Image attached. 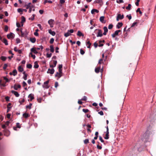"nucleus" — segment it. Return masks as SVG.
Here are the masks:
<instances>
[{
	"mask_svg": "<svg viewBox=\"0 0 156 156\" xmlns=\"http://www.w3.org/2000/svg\"><path fill=\"white\" fill-rule=\"evenodd\" d=\"M140 141H139L134 146L135 149L137 150L139 152L142 151L144 148V146L143 144H141Z\"/></svg>",
	"mask_w": 156,
	"mask_h": 156,
	"instance_id": "nucleus-2",
	"label": "nucleus"
},
{
	"mask_svg": "<svg viewBox=\"0 0 156 156\" xmlns=\"http://www.w3.org/2000/svg\"><path fill=\"white\" fill-rule=\"evenodd\" d=\"M48 33L52 36H54L55 34V33L54 31H52L51 29L48 30Z\"/></svg>",
	"mask_w": 156,
	"mask_h": 156,
	"instance_id": "nucleus-13",
	"label": "nucleus"
},
{
	"mask_svg": "<svg viewBox=\"0 0 156 156\" xmlns=\"http://www.w3.org/2000/svg\"><path fill=\"white\" fill-rule=\"evenodd\" d=\"M103 29L104 30V32L103 33V34L105 35H106L107 33L108 32V29L107 27L106 26L104 27Z\"/></svg>",
	"mask_w": 156,
	"mask_h": 156,
	"instance_id": "nucleus-9",
	"label": "nucleus"
},
{
	"mask_svg": "<svg viewBox=\"0 0 156 156\" xmlns=\"http://www.w3.org/2000/svg\"><path fill=\"white\" fill-rule=\"evenodd\" d=\"M118 16L119 18L120 19H122L124 17V16L123 14L121 15V14H119L117 15Z\"/></svg>",
	"mask_w": 156,
	"mask_h": 156,
	"instance_id": "nucleus-22",
	"label": "nucleus"
},
{
	"mask_svg": "<svg viewBox=\"0 0 156 156\" xmlns=\"http://www.w3.org/2000/svg\"><path fill=\"white\" fill-rule=\"evenodd\" d=\"M105 16H101L100 17V21L102 23H105L106 22V21L104 20Z\"/></svg>",
	"mask_w": 156,
	"mask_h": 156,
	"instance_id": "nucleus-6",
	"label": "nucleus"
},
{
	"mask_svg": "<svg viewBox=\"0 0 156 156\" xmlns=\"http://www.w3.org/2000/svg\"><path fill=\"white\" fill-rule=\"evenodd\" d=\"M100 66L96 67L95 69V73H98L100 71Z\"/></svg>",
	"mask_w": 156,
	"mask_h": 156,
	"instance_id": "nucleus-15",
	"label": "nucleus"
},
{
	"mask_svg": "<svg viewBox=\"0 0 156 156\" xmlns=\"http://www.w3.org/2000/svg\"><path fill=\"white\" fill-rule=\"evenodd\" d=\"M28 98H30V101H31L34 98V95L32 94H30L28 95Z\"/></svg>",
	"mask_w": 156,
	"mask_h": 156,
	"instance_id": "nucleus-14",
	"label": "nucleus"
},
{
	"mask_svg": "<svg viewBox=\"0 0 156 156\" xmlns=\"http://www.w3.org/2000/svg\"><path fill=\"white\" fill-rule=\"evenodd\" d=\"M94 45L95 48H97L98 46V44L96 42H95L94 43Z\"/></svg>",
	"mask_w": 156,
	"mask_h": 156,
	"instance_id": "nucleus-52",
	"label": "nucleus"
},
{
	"mask_svg": "<svg viewBox=\"0 0 156 156\" xmlns=\"http://www.w3.org/2000/svg\"><path fill=\"white\" fill-rule=\"evenodd\" d=\"M77 35L80 37L84 36V34L81 33L80 31H78L77 32Z\"/></svg>",
	"mask_w": 156,
	"mask_h": 156,
	"instance_id": "nucleus-21",
	"label": "nucleus"
},
{
	"mask_svg": "<svg viewBox=\"0 0 156 156\" xmlns=\"http://www.w3.org/2000/svg\"><path fill=\"white\" fill-rule=\"evenodd\" d=\"M99 140L101 141V142L103 143L104 142V140H103V139L101 136H99Z\"/></svg>",
	"mask_w": 156,
	"mask_h": 156,
	"instance_id": "nucleus-59",
	"label": "nucleus"
},
{
	"mask_svg": "<svg viewBox=\"0 0 156 156\" xmlns=\"http://www.w3.org/2000/svg\"><path fill=\"white\" fill-rule=\"evenodd\" d=\"M94 3H102L103 1L102 0H96L94 2Z\"/></svg>",
	"mask_w": 156,
	"mask_h": 156,
	"instance_id": "nucleus-25",
	"label": "nucleus"
},
{
	"mask_svg": "<svg viewBox=\"0 0 156 156\" xmlns=\"http://www.w3.org/2000/svg\"><path fill=\"white\" fill-rule=\"evenodd\" d=\"M30 51L35 54H37L38 53V52L36 50L35 48H31L30 49Z\"/></svg>",
	"mask_w": 156,
	"mask_h": 156,
	"instance_id": "nucleus-11",
	"label": "nucleus"
},
{
	"mask_svg": "<svg viewBox=\"0 0 156 156\" xmlns=\"http://www.w3.org/2000/svg\"><path fill=\"white\" fill-rule=\"evenodd\" d=\"M98 31V34L97 35V37H101L103 34L102 33V31L101 30V29H96L94 31V32H95L96 31Z\"/></svg>",
	"mask_w": 156,
	"mask_h": 156,
	"instance_id": "nucleus-3",
	"label": "nucleus"
},
{
	"mask_svg": "<svg viewBox=\"0 0 156 156\" xmlns=\"http://www.w3.org/2000/svg\"><path fill=\"white\" fill-rule=\"evenodd\" d=\"M8 27L7 25H5V26L4 30L5 32H7L8 30Z\"/></svg>",
	"mask_w": 156,
	"mask_h": 156,
	"instance_id": "nucleus-46",
	"label": "nucleus"
},
{
	"mask_svg": "<svg viewBox=\"0 0 156 156\" xmlns=\"http://www.w3.org/2000/svg\"><path fill=\"white\" fill-rule=\"evenodd\" d=\"M7 58L6 57L4 56H2L1 57V59L3 61H5L6 60V59Z\"/></svg>",
	"mask_w": 156,
	"mask_h": 156,
	"instance_id": "nucleus-34",
	"label": "nucleus"
},
{
	"mask_svg": "<svg viewBox=\"0 0 156 156\" xmlns=\"http://www.w3.org/2000/svg\"><path fill=\"white\" fill-rule=\"evenodd\" d=\"M11 88L13 87L14 89L16 90H18V88H17V86L16 84L14 85V87H13L12 86H11Z\"/></svg>",
	"mask_w": 156,
	"mask_h": 156,
	"instance_id": "nucleus-40",
	"label": "nucleus"
},
{
	"mask_svg": "<svg viewBox=\"0 0 156 156\" xmlns=\"http://www.w3.org/2000/svg\"><path fill=\"white\" fill-rule=\"evenodd\" d=\"M16 42L17 44H18L20 42V40L19 38H17L16 39Z\"/></svg>",
	"mask_w": 156,
	"mask_h": 156,
	"instance_id": "nucleus-47",
	"label": "nucleus"
},
{
	"mask_svg": "<svg viewBox=\"0 0 156 156\" xmlns=\"http://www.w3.org/2000/svg\"><path fill=\"white\" fill-rule=\"evenodd\" d=\"M84 143L85 144H87L89 143L88 139H86L84 140Z\"/></svg>",
	"mask_w": 156,
	"mask_h": 156,
	"instance_id": "nucleus-45",
	"label": "nucleus"
},
{
	"mask_svg": "<svg viewBox=\"0 0 156 156\" xmlns=\"http://www.w3.org/2000/svg\"><path fill=\"white\" fill-rule=\"evenodd\" d=\"M54 72L55 70L53 68H52L51 69H48L47 73H50V74H52L54 73Z\"/></svg>",
	"mask_w": 156,
	"mask_h": 156,
	"instance_id": "nucleus-5",
	"label": "nucleus"
},
{
	"mask_svg": "<svg viewBox=\"0 0 156 156\" xmlns=\"http://www.w3.org/2000/svg\"><path fill=\"white\" fill-rule=\"evenodd\" d=\"M119 33L117 32L116 30L114 33L113 34H112V37L113 38H114L116 36H117L118 35Z\"/></svg>",
	"mask_w": 156,
	"mask_h": 156,
	"instance_id": "nucleus-20",
	"label": "nucleus"
},
{
	"mask_svg": "<svg viewBox=\"0 0 156 156\" xmlns=\"http://www.w3.org/2000/svg\"><path fill=\"white\" fill-rule=\"evenodd\" d=\"M30 40L32 43H34L36 42V39L35 37L30 38Z\"/></svg>",
	"mask_w": 156,
	"mask_h": 156,
	"instance_id": "nucleus-18",
	"label": "nucleus"
},
{
	"mask_svg": "<svg viewBox=\"0 0 156 156\" xmlns=\"http://www.w3.org/2000/svg\"><path fill=\"white\" fill-rule=\"evenodd\" d=\"M1 82H2V80H0V85L2 86L3 87H5L6 86L5 83H1Z\"/></svg>",
	"mask_w": 156,
	"mask_h": 156,
	"instance_id": "nucleus-44",
	"label": "nucleus"
},
{
	"mask_svg": "<svg viewBox=\"0 0 156 156\" xmlns=\"http://www.w3.org/2000/svg\"><path fill=\"white\" fill-rule=\"evenodd\" d=\"M70 35V33L69 32V30H68V32L67 33H65L64 34V36L66 37H68Z\"/></svg>",
	"mask_w": 156,
	"mask_h": 156,
	"instance_id": "nucleus-28",
	"label": "nucleus"
},
{
	"mask_svg": "<svg viewBox=\"0 0 156 156\" xmlns=\"http://www.w3.org/2000/svg\"><path fill=\"white\" fill-rule=\"evenodd\" d=\"M86 44L88 45V46H87V48H90L91 44L90 42L89 41L86 42Z\"/></svg>",
	"mask_w": 156,
	"mask_h": 156,
	"instance_id": "nucleus-27",
	"label": "nucleus"
},
{
	"mask_svg": "<svg viewBox=\"0 0 156 156\" xmlns=\"http://www.w3.org/2000/svg\"><path fill=\"white\" fill-rule=\"evenodd\" d=\"M126 17L128 18L129 20H130L132 18V16L131 14H129V15H127Z\"/></svg>",
	"mask_w": 156,
	"mask_h": 156,
	"instance_id": "nucleus-54",
	"label": "nucleus"
},
{
	"mask_svg": "<svg viewBox=\"0 0 156 156\" xmlns=\"http://www.w3.org/2000/svg\"><path fill=\"white\" fill-rule=\"evenodd\" d=\"M106 134H109V131H108L109 129H108V126H107L106 127Z\"/></svg>",
	"mask_w": 156,
	"mask_h": 156,
	"instance_id": "nucleus-60",
	"label": "nucleus"
},
{
	"mask_svg": "<svg viewBox=\"0 0 156 156\" xmlns=\"http://www.w3.org/2000/svg\"><path fill=\"white\" fill-rule=\"evenodd\" d=\"M27 74H26L23 77V78L25 80H27Z\"/></svg>",
	"mask_w": 156,
	"mask_h": 156,
	"instance_id": "nucleus-64",
	"label": "nucleus"
},
{
	"mask_svg": "<svg viewBox=\"0 0 156 156\" xmlns=\"http://www.w3.org/2000/svg\"><path fill=\"white\" fill-rule=\"evenodd\" d=\"M7 112L8 113L10 111L11 108H12V107L7 106Z\"/></svg>",
	"mask_w": 156,
	"mask_h": 156,
	"instance_id": "nucleus-53",
	"label": "nucleus"
},
{
	"mask_svg": "<svg viewBox=\"0 0 156 156\" xmlns=\"http://www.w3.org/2000/svg\"><path fill=\"white\" fill-rule=\"evenodd\" d=\"M7 37L9 39L11 38L13 39L14 37V36H13V34L12 33H10L8 34L7 35Z\"/></svg>",
	"mask_w": 156,
	"mask_h": 156,
	"instance_id": "nucleus-4",
	"label": "nucleus"
},
{
	"mask_svg": "<svg viewBox=\"0 0 156 156\" xmlns=\"http://www.w3.org/2000/svg\"><path fill=\"white\" fill-rule=\"evenodd\" d=\"M123 25V23L122 22L118 23L116 26V27L118 29H119Z\"/></svg>",
	"mask_w": 156,
	"mask_h": 156,
	"instance_id": "nucleus-10",
	"label": "nucleus"
},
{
	"mask_svg": "<svg viewBox=\"0 0 156 156\" xmlns=\"http://www.w3.org/2000/svg\"><path fill=\"white\" fill-rule=\"evenodd\" d=\"M137 22H134L132 25L131 27H134L135 25H136L137 24Z\"/></svg>",
	"mask_w": 156,
	"mask_h": 156,
	"instance_id": "nucleus-50",
	"label": "nucleus"
},
{
	"mask_svg": "<svg viewBox=\"0 0 156 156\" xmlns=\"http://www.w3.org/2000/svg\"><path fill=\"white\" fill-rule=\"evenodd\" d=\"M17 11L19 12H21V13H20L21 14H22V12L23 11V9L21 8H19L17 9Z\"/></svg>",
	"mask_w": 156,
	"mask_h": 156,
	"instance_id": "nucleus-36",
	"label": "nucleus"
},
{
	"mask_svg": "<svg viewBox=\"0 0 156 156\" xmlns=\"http://www.w3.org/2000/svg\"><path fill=\"white\" fill-rule=\"evenodd\" d=\"M54 22V20L51 19L48 21V23L50 25H51V24H53Z\"/></svg>",
	"mask_w": 156,
	"mask_h": 156,
	"instance_id": "nucleus-19",
	"label": "nucleus"
},
{
	"mask_svg": "<svg viewBox=\"0 0 156 156\" xmlns=\"http://www.w3.org/2000/svg\"><path fill=\"white\" fill-rule=\"evenodd\" d=\"M62 76V74L58 73V72H57L56 73V74L55 75V77H58V80Z\"/></svg>",
	"mask_w": 156,
	"mask_h": 156,
	"instance_id": "nucleus-8",
	"label": "nucleus"
},
{
	"mask_svg": "<svg viewBox=\"0 0 156 156\" xmlns=\"http://www.w3.org/2000/svg\"><path fill=\"white\" fill-rule=\"evenodd\" d=\"M32 104L31 103H30L29 105H27L26 106V108H29L30 109L31 108V106Z\"/></svg>",
	"mask_w": 156,
	"mask_h": 156,
	"instance_id": "nucleus-32",
	"label": "nucleus"
},
{
	"mask_svg": "<svg viewBox=\"0 0 156 156\" xmlns=\"http://www.w3.org/2000/svg\"><path fill=\"white\" fill-rule=\"evenodd\" d=\"M34 68L35 69L38 68L39 67V65L38 64V63L37 62H34Z\"/></svg>",
	"mask_w": 156,
	"mask_h": 156,
	"instance_id": "nucleus-23",
	"label": "nucleus"
},
{
	"mask_svg": "<svg viewBox=\"0 0 156 156\" xmlns=\"http://www.w3.org/2000/svg\"><path fill=\"white\" fill-rule=\"evenodd\" d=\"M42 87L43 88L46 89H48L49 87V86L48 84H44H44L42 85Z\"/></svg>",
	"mask_w": 156,
	"mask_h": 156,
	"instance_id": "nucleus-26",
	"label": "nucleus"
},
{
	"mask_svg": "<svg viewBox=\"0 0 156 156\" xmlns=\"http://www.w3.org/2000/svg\"><path fill=\"white\" fill-rule=\"evenodd\" d=\"M97 147L98 149L99 150H101L102 149V147L101 146H99V144L97 145Z\"/></svg>",
	"mask_w": 156,
	"mask_h": 156,
	"instance_id": "nucleus-62",
	"label": "nucleus"
},
{
	"mask_svg": "<svg viewBox=\"0 0 156 156\" xmlns=\"http://www.w3.org/2000/svg\"><path fill=\"white\" fill-rule=\"evenodd\" d=\"M8 66L7 64H5L3 67V69L4 70Z\"/></svg>",
	"mask_w": 156,
	"mask_h": 156,
	"instance_id": "nucleus-56",
	"label": "nucleus"
},
{
	"mask_svg": "<svg viewBox=\"0 0 156 156\" xmlns=\"http://www.w3.org/2000/svg\"><path fill=\"white\" fill-rule=\"evenodd\" d=\"M140 1V0H136V2L135 3V4L136 6H138L139 5V2Z\"/></svg>",
	"mask_w": 156,
	"mask_h": 156,
	"instance_id": "nucleus-63",
	"label": "nucleus"
},
{
	"mask_svg": "<svg viewBox=\"0 0 156 156\" xmlns=\"http://www.w3.org/2000/svg\"><path fill=\"white\" fill-rule=\"evenodd\" d=\"M113 25L112 24H111L109 25L108 27V28L109 29H112V28H113Z\"/></svg>",
	"mask_w": 156,
	"mask_h": 156,
	"instance_id": "nucleus-49",
	"label": "nucleus"
},
{
	"mask_svg": "<svg viewBox=\"0 0 156 156\" xmlns=\"http://www.w3.org/2000/svg\"><path fill=\"white\" fill-rule=\"evenodd\" d=\"M153 133L151 130H147L143 134L142 138V140L144 143L150 142L152 139Z\"/></svg>",
	"mask_w": 156,
	"mask_h": 156,
	"instance_id": "nucleus-1",
	"label": "nucleus"
},
{
	"mask_svg": "<svg viewBox=\"0 0 156 156\" xmlns=\"http://www.w3.org/2000/svg\"><path fill=\"white\" fill-rule=\"evenodd\" d=\"M18 70L19 72H22L23 70V69L22 67L21 66H20L18 67Z\"/></svg>",
	"mask_w": 156,
	"mask_h": 156,
	"instance_id": "nucleus-24",
	"label": "nucleus"
},
{
	"mask_svg": "<svg viewBox=\"0 0 156 156\" xmlns=\"http://www.w3.org/2000/svg\"><path fill=\"white\" fill-rule=\"evenodd\" d=\"M85 113H86L88 112L89 111V110L87 109H83L82 110Z\"/></svg>",
	"mask_w": 156,
	"mask_h": 156,
	"instance_id": "nucleus-42",
	"label": "nucleus"
},
{
	"mask_svg": "<svg viewBox=\"0 0 156 156\" xmlns=\"http://www.w3.org/2000/svg\"><path fill=\"white\" fill-rule=\"evenodd\" d=\"M3 79L6 81V82H9L10 81V80L5 76H4Z\"/></svg>",
	"mask_w": 156,
	"mask_h": 156,
	"instance_id": "nucleus-38",
	"label": "nucleus"
},
{
	"mask_svg": "<svg viewBox=\"0 0 156 156\" xmlns=\"http://www.w3.org/2000/svg\"><path fill=\"white\" fill-rule=\"evenodd\" d=\"M50 48L51 52H54V50L53 45H51L50 46Z\"/></svg>",
	"mask_w": 156,
	"mask_h": 156,
	"instance_id": "nucleus-29",
	"label": "nucleus"
},
{
	"mask_svg": "<svg viewBox=\"0 0 156 156\" xmlns=\"http://www.w3.org/2000/svg\"><path fill=\"white\" fill-rule=\"evenodd\" d=\"M11 92L12 93L14 94L16 97H19L20 96V94L17 91L12 90L11 91Z\"/></svg>",
	"mask_w": 156,
	"mask_h": 156,
	"instance_id": "nucleus-7",
	"label": "nucleus"
},
{
	"mask_svg": "<svg viewBox=\"0 0 156 156\" xmlns=\"http://www.w3.org/2000/svg\"><path fill=\"white\" fill-rule=\"evenodd\" d=\"M27 67L28 69H31L32 67V65L30 64H27Z\"/></svg>",
	"mask_w": 156,
	"mask_h": 156,
	"instance_id": "nucleus-37",
	"label": "nucleus"
},
{
	"mask_svg": "<svg viewBox=\"0 0 156 156\" xmlns=\"http://www.w3.org/2000/svg\"><path fill=\"white\" fill-rule=\"evenodd\" d=\"M23 116L25 118H27L30 116V115L28 113H24L23 114Z\"/></svg>",
	"mask_w": 156,
	"mask_h": 156,
	"instance_id": "nucleus-30",
	"label": "nucleus"
},
{
	"mask_svg": "<svg viewBox=\"0 0 156 156\" xmlns=\"http://www.w3.org/2000/svg\"><path fill=\"white\" fill-rule=\"evenodd\" d=\"M96 12L97 13H98L99 12V11L97 9H93L91 11V13L92 14H94V12Z\"/></svg>",
	"mask_w": 156,
	"mask_h": 156,
	"instance_id": "nucleus-16",
	"label": "nucleus"
},
{
	"mask_svg": "<svg viewBox=\"0 0 156 156\" xmlns=\"http://www.w3.org/2000/svg\"><path fill=\"white\" fill-rule=\"evenodd\" d=\"M80 53L82 55H83L85 53V51L82 49H80Z\"/></svg>",
	"mask_w": 156,
	"mask_h": 156,
	"instance_id": "nucleus-48",
	"label": "nucleus"
},
{
	"mask_svg": "<svg viewBox=\"0 0 156 156\" xmlns=\"http://www.w3.org/2000/svg\"><path fill=\"white\" fill-rule=\"evenodd\" d=\"M10 97L8 96H6L5 97V99L6 101H9Z\"/></svg>",
	"mask_w": 156,
	"mask_h": 156,
	"instance_id": "nucleus-57",
	"label": "nucleus"
},
{
	"mask_svg": "<svg viewBox=\"0 0 156 156\" xmlns=\"http://www.w3.org/2000/svg\"><path fill=\"white\" fill-rule=\"evenodd\" d=\"M16 127L17 128H21V126L20 125V123L19 122H17L16 123Z\"/></svg>",
	"mask_w": 156,
	"mask_h": 156,
	"instance_id": "nucleus-51",
	"label": "nucleus"
},
{
	"mask_svg": "<svg viewBox=\"0 0 156 156\" xmlns=\"http://www.w3.org/2000/svg\"><path fill=\"white\" fill-rule=\"evenodd\" d=\"M2 41L6 45H7L8 44L7 40L5 38L3 39Z\"/></svg>",
	"mask_w": 156,
	"mask_h": 156,
	"instance_id": "nucleus-17",
	"label": "nucleus"
},
{
	"mask_svg": "<svg viewBox=\"0 0 156 156\" xmlns=\"http://www.w3.org/2000/svg\"><path fill=\"white\" fill-rule=\"evenodd\" d=\"M136 12H139V13L141 15H142V12L140 10V8H138L137 10H136Z\"/></svg>",
	"mask_w": 156,
	"mask_h": 156,
	"instance_id": "nucleus-39",
	"label": "nucleus"
},
{
	"mask_svg": "<svg viewBox=\"0 0 156 156\" xmlns=\"http://www.w3.org/2000/svg\"><path fill=\"white\" fill-rule=\"evenodd\" d=\"M131 5L130 4H129L128 5V6L126 7V9L128 10H130L131 8Z\"/></svg>",
	"mask_w": 156,
	"mask_h": 156,
	"instance_id": "nucleus-35",
	"label": "nucleus"
},
{
	"mask_svg": "<svg viewBox=\"0 0 156 156\" xmlns=\"http://www.w3.org/2000/svg\"><path fill=\"white\" fill-rule=\"evenodd\" d=\"M31 3L30 2L28 4L26 5V9H28V8L31 7Z\"/></svg>",
	"mask_w": 156,
	"mask_h": 156,
	"instance_id": "nucleus-33",
	"label": "nucleus"
},
{
	"mask_svg": "<svg viewBox=\"0 0 156 156\" xmlns=\"http://www.w3.org/2000/svg\"><path fill=\"white\" fill-rule=\"evenodd\" d=\"M21 23L22 24V26H23V23L26 21V19L25 17L23 16H22L21 17Z\"/></svg>",
	"mask_w": 156,
	"mask_h": 156,
	"instance_id": "nucleus-12",
	"label": "nucleus"
},
{
	"mask_svg": "<svg viewBox=\"0 0 156 156\" xmlns=\"http://www.w3.org/2000/svg\"><path fill=\"white\" fill-rule=\"evenodd\" d=\"M54 41V39L53 38H51L50 41L49 42L50 44H52L53 43Z\"/></svg>",
	"mask_w": 156,
	"mask_h": 156,
	"instance_id": "nucleus-41",
	"label": "nucleus"
},
{
	"mask_svg": "<svg viewBox=\"0 0 156 156\" xmlns=\"http://www.w3.org/2000/svg\"><path fill=\"white\" fill-rule=\"evenodd\" d=\"M87 100V97L86 96H84L83 97V98H82L81 100H83V101H86Z\"/></svg>",
	"mask_w": 156,
	"mask_h": 156,
	"instance_id": "nucleus-61",
	"label": "nucleus"
},
{
	"mask_svg": "<svg viewBox=\"0 0 156 156\" xmlns=\"http://www.w3.org/2000/svg\"><path fill=\"white\" fill-rule=\"evenodd\" d=\"M109 138V134H106L105 135V136L104 137V138L105 139H108Z\"/></svg>",
	"mask_w": 156,
	"mask_h": 156,
	"instance_id": "nucleus-58",
	"label": "nucleus"
},
{
	"mask_svg": "<svg viewBox=\"0 0 156 156\" xmlns=\"http://www.w3.org/2000/svg\"><path fill=\"white\" fill-rule=\"evenodd\" d=\"M17 72L16 69H14L12 72V75L14 76H15L17 74Z\"/></svg>",
	"mask_w": 156,
	"mask_h": 156,
	"instance_id": "nucleus-31",
	"label": "nucleus"
},
{
	"mask_svg": "<svg viewBox=\"0 0 156 156\" xmlns=\"http://www.w3.org/2000/svg\"><path fill=\"white\" fill-rule=\"evenodd\" d=\"M25 101V99L24 98L21 101L19 100V102L20 103V104L21 105L22 104V103H23Z\"/></svg>",
	"mask_w": 156,
	"mask_h": 156,
	"instance_id": "nucleus-55",
	"label": "nucleus"
},
{
	"mask_svg": "<svg viewBox=\"0 0 156 156\" xmlns=\"http://www.w3.org/2000/svg\"><path fill=\"white\" fill-rule=\"evenodd\" d=\"M51 55H52L51 53H50V54L47 53L46 54L47 57L48 58H50L51 57Z\"/></svg>",
	"mask_w": 156,
	"mask_h": 156,
	"instance_id": "nucleus-43",
	"label": "nucleus"
}]
</instances>
